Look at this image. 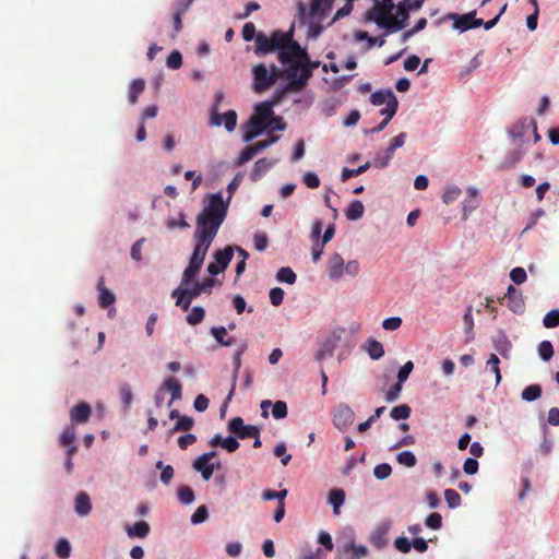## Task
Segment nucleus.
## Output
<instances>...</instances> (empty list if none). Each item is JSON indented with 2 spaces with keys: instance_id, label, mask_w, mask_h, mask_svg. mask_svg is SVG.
<instances>
[{
  "instance_id": "f257e3e1",
  "label": "nucleus",
  "mask_w": 559,
  "mask_h": 559,
  "mask_svg": "<svg viewBox=\"0 0 559 559\" xmlns=\"http://www.w3.org/2000/svg\"><path fill=\"white\" fill-rule=\"evenodd\" d=\"M227 203L221 193L211 195L210 204L197 217L195 246L182 273V285H189L201 271L207 250L227 214Z\"/></svg>"
},
{
  "instance_id": "f03ea898",
  "label": "nucleus",
  "mask_w": 559,
  "mask_h": 559,
  "mask_svg": "<svg viewBox=\"0 0 559 559\" xmlns=\"http://www.w3.org/2000/svg\"><path fill=\"white\" fill-rule=\"evenodd\" d=\"M285 34H289V41L278 47V60L286 67L283 74L288 87L300 92L311 78V61L307 50L294 40V28Z\"/></svg>"
},
{
  "instance_id": "7ed1b4c3",
  "label": "nucleus",
  "mask_w": 559,
  "mask_h": 559,
  "mask_svg": "<svg viewBox=\"0 0 559 559\" xmlns=\"http://www.w3.org/2000/svg\"><path fill=\"white\" fill-rule=\"evenodd\" d=\"M394 3L392 0H382L378 2L369 13V19L374 21L380 27L386 28L389 32L402 28V23L393 20L392 10Z\"/></svg>"
},
{
  "instance_id": "20e7f679",
  "label": "nucleus",
  "mask_w": 559,
  "mask_h": 559,
  "mask_svg": "<svg viewBox=\"0 0 559 559\" xmlns=\"http://www.w3.org/2000/svg\"><path fill=\"white\" fill-rule=\"evenodd\" d=\"M289 41V34H285L280 29H275L270 36L259 32L255 36L254 52L258 56L266 55L278 50V47Z\"/></svg>"
},
{
  "instance_id": "39448f33",
  "label": "nucleus",
  "mask_w": 559,
  "mask_h": 559,
  "mask_svg": "<svg viewBox=\"0 0 559 559\" xmlns=\"http://www.w3.org/2000/svg\"><path fill=\"white\" fill-rule=\"evenodd\" d=\"M360 325L353 324L349 329L337 328L331 331V333L325 337L323 349H334L336 347H345L353 346V338L355 334L358 332Z\"/></svg>"
},
{
  "instance_id": "423d86ee",
  "label": "nucleus",
  "mask_w": 559,
  "mask_h": 559,
  "mask_svg": "<svg viewBox=\"0 0 559 559\" xmlns=\"http://www.w3.org/2000/svg\"><path fill=\"white\" fill-rule=\"evenodd\" d=\"M253 90L257 93H263L275 84V76L269 74L267 68L263 63L255 64L252 68Z\"/></svg>"
},
{
  "instance_id": "0eeeda50",
  "label": "nucleus",
  "mask_w": 559,
  "mask_h": 559,
  "mask_svg": "<svg viewBox=\"0 0 559 559\" xmlns=\"http://www.w3.org/2000/svg\"><path fill=\"white\" fill-rule=\"evenodd\" d=\"M228 430L239 439L252 438L260 433V429L253 425H245L241 417H234L228 423Z\"/></svg>"
},
{
  "instance_id": "6e6552de",
  "label": "nucleus",
  "mask_w": 559,
  "mask_h": 559,
  "mask_svg": "<svg viewBox=\"0 0 559 559\" xmlns=\"http://www.w3.org/2000/svg\"><path fill=\"white\" fill-rule=\"evenodd\" d=\"M355 413L348 405L340 404L336 407L333 424L338 430L346 431L353 425Z\"/></svg>"
},
{
  "instance_id": "1a4fd4ad",
  "label": "nucleus",
  "mask_w": 559,
  "mask_h": 559,
  "mask_svg": "<svg viewBox=\"0 0 559 559\" xmlns=\"http://www.w3.org/2000/svg\"><path fill=\"white\" fill-rule=\"evenodd\" d=\"M500 302L506 304L514 313L523 312L525 307L521 292L512 285L508 287Z\"/></svg>"
},
{
  "instance_id": "9d476101",
  "label": "nucleus",
  "mask_w": 559,
  "mask_h": 559,
  "mask_svg": "<svg viewBox=\"0 0 559 559\" xmlns=\"http://www.w3.org/2000/svg\"><path fill=\"white\" fill-rule=\"evenodd\" d=\"M91 415H92L91 406L85 402H81V403L74 405L70 411L71 425L75 426L79 424H85L88 421Z\"/></svg>"
},
{
  "instance_id": "9b49d317",
  "label": "nucleus",
  "mask_w": 559,
  "mask_h": 559,
  "mask_svg": "<svg viewBox=\"0 0 559 559\" xmlns=\"http://www.w3.org/2000/svg\"><path fill=\"white\" fill-rule=\"evenodd\" d=\"M189 285H182V281L180 282V286L177 287L171 293V297L176 299V306L182 308L185 311L190 308V305L194 297L190 296Z\"/></svg>"
},
{
  "instance_id": "f8f14e48",
  "label": "nucleus",
  "mask_w": 559,
  "mask_h": 559,
  "mask_svg": "<svg viewBox=\"0 0 559 559\" xmlns=\"http://www.w3.org/2000/svg\"><path fill=\"white\" fill-rule=\"evenodd\" d=\"M267 129V123H262L254 117H250L243 129V140L249 142Z\"/></svg>"
},
{
  "instance_id": "ddd939ff",
  "label": "nucleus",
  "mask_w": 559,
  "mask_h": 559,
  "mask_svg": "<svg viewBox=\"0 0 559 559\" xmlns=\"http://www.w3.org/2000/svg\"><path fill=\"white\" fill-rule=\"evenodd\" d=\"M160 386L165 391V393L169 392L171 395V399L168 402V406H171L175 401L180 400L182 397V386L176 378L169 377L165 379Z\"/></svg>"
},
{
  "instance_id": "4468645a",
  "label": "nucleus",
  "mask_w": 559,
  "mask_h": 559,
  "mask_svg": "<svg viewBox=\"0 0 559 559\" xmlns=\"http://www.w3.org/2000/svg\"><path fill=\"white\" fill-rule=\"evenodd\" d=\"M98 290V305L100 308L106 309L116 302L115 294L105 286L104 277H99L97 282Z\"/></svg>"
},
{
  "instance_id": "2eb2a0df",
  "label": "nucleus",
  "mask_w": 559,
  "mask_h": 559,
  "mask_svg": "<svg viewBox=\"0 0 559 559\" xmlns=\"http://www.w3.org/2000/svg\"><path fill=\"white\" fill-rule=\"evenodd\" d=\"M214 285L215 280L213 277H206L202 282H197L194 277L192 283L189 284L190 296L197 298L202 294H211Z\"/></svg>"
},
{
  "instance_id": "dca6fc26",
  "label": "nucleus",
  "mask_w": 559,
  "mask_h": 559,
  "mask_svg": "<svg viewBox=\"0 0 559 559\" xmlns=\"http://www.w3.org/2000/svg\"><path fill=\"white\" fill-rule=\"evenodd\" d=\"M212 123L216 126L224 123L226 130L231 132L237 124V114L235 110H227L223 115L215 114L212 117Z\"/></svg>"
},
{
  "instance_id": "f3484780",
  "label": "nucleus",
  "mask_w": 559,
  "mask_h": 559,
  "mask_svg": "<svg viewBox=\"0 0 559 559\" xmlns=\"http://www.w3.org/2000/svg\"><path fill=\"white\" fill-rule=\"evenodd\" d=\"M345 262L338 253H334L329 263L328 272L331 280H340L344 274Z\"/></svg>"
},
{
  "instance_id": "a211bd4d",
  "label": "nucleus",
  "mask_w": 559,
  "mask_h": 559,
  "mask_svg": "<svg viewBox=\"0 0 559 559\" xmlns=\"http://www.w3.org/2000/svg\"><path fill=\"white\" fill-rule=\"evenodd\" d=\"M275 165V160H270L265 157L260 158L254 163V166L250 173V179L255 182L260 180L264 174Z\"/></svg>"
},
{
  "instance_id": "6ab92c4d",
  "label": "nucleus",
  "mask_w": 559,
  "mask_h": 559,
  "mask_svg": "<svg viewBox=\"0 0 559 559\" xmlns=\"http://www.w3.org/2000/svg\"><path fill=\"white\" fill-rule=\"evenodd\" d=\"M273 116V103L271 102H262L258 104L254 108V114L252 115V117L262 123H269Z\"/></svg>"
},
{
  "instance_id": "aec40b11",
  "label": "nucleus",
  "mask_w": 559,
  "mask_h": 559,
  "mask_svg": "<svg viewBox=\"0 0 559 559\" xmlns=\"http://www.w3.org/2000/svg\"><path fill=\"white\" fill-rule=\"evenodd\" d=\"M74 510H75L76 514L80 516H86L91 513L92 503H91L90 496L86 492L81 491L78 493V496L75 498Z\"/></svg>"
},
{
  "instance_id": "412c9836",
  "label": "nucleus",
  "mask_w": 559,
  "mask_h": 559,
  "mask_svg": "<svg viewBox=\"0 0 559 559\" xmlns=\"http://www.w3.org/2000/svg\"><path fill=\"white\" fill-rule=\"evenodd\" d=\"M449 19L453 20V27L461 32L472 28L473 13L471 12L462 15L452 13L449 15Z\"/></svg>"
},
{
  "instance_id": "4be33fe9",
  "label": "nucleus",
  "mask_w": 559,
  "mask_h": 559,
  "mask_svg": "<svg viewBox=\"0 0 559 559\" xmlns=\"http://www.w3.org/2000/svg\"><path fill=\"white\" fill-rule=\"evenodd\" d=\"M193 468L197 471V472H200L201 475H202V478L204 480H209L213 473H214V469H215V465L214 463H211V462H206L204 460H202V457L198 456L194 461H193V464H192Z\"/></svg>"
},
{
  "instance_id": "5701e85b",
  "label": "nucleus",
  "mask_w": 559,
  "mask_h": 559,
  "mask_svg": "<svg viewBox=\"0 0 559 559\" xmlns=\"http://www.w3.org/2000/svg\"><path fill=\"white\" fill-rule=\"evenodd\" d=\"M234 255V248L231 246L225 247L223 250H216L214 252L215 262L225 271Z\"/></svg>"
},
{
  "instance_id": "b1692460",
  "label": "nucleus",
  "mask_w": 559,
  "mask_h": 559,
  "mask_svg": "<svg viewBox=\"0 0 559 559\" xmlns=\"http://www.w3.org/2000/svg\"><path fill=\"white\" fill-rule=\"evenodd\" d=\"M144 88L145 81L143 79H135L131 82L129 86L128 98L132 105L138 103L139 96L143 93Z\"/></svg>"
},
{
  "instance_id": "393cba45",
  "label": "nucleus",
  "mask_w": 559,
  "mask_h": 559,
  "mask_svg": "<svg viewBox=\"0 0 559 559\" xmlns=\"http://www.w3.org/2000/svg\"><path fill=\"white\" fill-rule=\"evenodd\" d=\"M345 491L343 489H332L329 492V503L333 507L335 515L340 514V508L344 504Z\"/></svg>"
},
{
  "instance_id": "a878e982",
  "label": "nucleus",
  "mask_w": 559,
  "mask_h": 559,
  "mask_svg": "<svg viewBox=\"0 0 559 559\" xmlns=\"http://www.w3.org/2000/svg\"><path fill=\"white\" fill-rule=\"evenodd\" d=\"M364 212V204L359 200H355L347 206L345 215L349 221H357L362 217Z\"/></svg>"
},
{
  "instance_id": "bb28decb",
  "label": "nucleus",
  "mask_w": 559,
  "mask_h": 559,
  "mask_svg": "<svg viewBox=\"0 0 559 559\" xmlns=\"http://www.w3.org/2000/svg\"><path fill=\"white\" fill-rule=\"evenodd\" d=\"M127 533L130 537L144 538L150 533V525L145 521L136 522L133 526L128 527Z\"/></svg>"
},
{
  "instance_id": "cd10ccee",
  "label": "nucleus",
  "mask_w": 559,
  "mask_h": 559,
  "mask_svg": "<svg viewBox=\"0 0 559 559\" xmlns=\"http://www.w3.org/2000/svg\"><path fill=\"white\" fill-rule=\"evenodd\" d=\"M500 359L496 354H491L486 362V371H489L493 373L495 376V383L498 385L501 381V373H500Z\"/></svg>"
},
{
  "instance_id": "c85d7f7f",
  "label": "nucleus",
  "mask_w": 559,
  "mask_h": 559,
  "mask_svg": "<svg viewBox=\"0 0 559 559\" xmlns=\"http://www.w3.org/2000/svg\"><path fill=\"white\" fill-rule=\"evenodd\" d=\"M393 97H396V96L394 95V93L391 90L377 91L371 94L370 102L374 106H381L383 104H385V105L389 104V100H391V98H393Z\"/></svg>"
},
{
  "instance_id": "c756f323",
  "label": "nucleus",
  "mask_w": 559,
  "mask_h": 559,
  "mask_svg": "<svg viewBox=\"0 0 559 559\" xmlns=\"http://www.w3.org/2000/svg\"><path fill=\"white\" fill-rule=\"evenodd\" d=\"M523 157V153L521 150H514L512 151L500 164L499 168L501 170H508L513 168L516 164L521 162Z\"/></svg>"
},
{
  "instance_id": "7c9ffc66",
  "label": "nucleus",
  "mask_w": 559,
  "mask_h": 559,
  "mask_svg": "<svg viewBox=\"0 0 559 559\" xmlns=\"http://www.w3.org/2000/svg\"><path fill=\"white\" fill-rule=\"evenodd\" d=\"M386 533V527H379L371 535V544L379 549L383 548L388 543Z\"/></svg>"
},
{
  "instance_id": "2f4dec72",
  "label": "nucleus",
  "mask_w": 559,
  "mask_h": 559,
  "mask_svg": "<svg viewBox=\"0 0 559 559\" xmlns=\"http://www.w3.org/2000/svg\"><path fill=\"white\" fill-rule=\"evenodd\" d=\"M276 280L281 283H286V284L293 285L296 282L297 276L290 267L285 266V267H281L277 271Z\"/></svg>"
},
{
  "instance_id": "473e14b6",
  "label": "nucleus",
  "mask_w": 559,
  "mask_h": 559,
  "mask_svg": "<svg viewBox=\"0 0 559 559\" xmlns=\"http://www.w3.org/2000/svg\"><path fill=\"white\" fill-rule=\"evenodd\" d=\"M234 365H235V370H234V373H233V383H231V389L225 400V403H224V406H227V404L231 401L233 396H234V393H235V388H236V381H237V377H238V371H239V368H240V365H241V360H240V352H238L235 357H234Z\"/></svg>"
},
{
  "instance_id": "72a5a7b5",
  "label": "nucleus",
  "mask_w": 559,
  "mask_h": 559,
  "mask_svg": "<svg viewBox=\"0 0 559 559\" xmlns=\"http://www.w3.org/2000/svg\"><path fill=\"white\" fill-rule=\"evenodd\" d=\"M369 167H370V162H367L364 165H361L355 169L343 168L342 175H341V180L343 182H345L348 179H350L352 177H357V176L364 174L365 171H367L369 169Z\"/></svg>"
},
{
  "instance_id": "f704fd0d",
  "label": "nucleus",
  "mask_w": 559,
  "mask_h": 559,
  "mask_svg": "<svg viewBox=\"0 0 559 559\" xmlns=\"http://www.w3.org/2000/svg\"><path fill=\"white\" fill-rule=\"evenodd\" d=\"M75 436H76V432H75L74 426L70 424L69 426H67L63 429V431L59 438L60 445L68 447V445L73 444V442L75 440Z\"/></svg>"
},
{
  "instance_id": "c9c22d12",
  "label": "nucleus",
  "mask_w": 559,
  "mask_h": 559,
  "mask_svg": "<svg viewBox=\"0 0 559 559\" xmlns=\"http://www.w3.org/2000/svg\"><path fill=\"white\" fill-rule=\"evenodd\" d=\"M194 420L192 417L182 415V417L177 420L174 428L169 431L170 435L177 432V431H189L193 427Z\"/></svg>"
},
{
  "instance_id": "e433bc0d",
  "label": "nucleus",
  "mask_w": 559,
  "mask_h": 559,
  "mask_svg": "<svg viewBox=\"0 0 559 559\" xmlns=\"http://www.w3.org/2000/svg\"><path fill=\"white\" fill-rule=\"evenodd\" d=\"M540 395H542V388L538 384L528 385L522 391V399L527 402H533V401L539 399Z\"/></svg>"
},
{
  "instance_id": "4c0bfd02",
  "label": "nucleus",
  "mask_w": 559,
  "mask_h": 559,
  "mask_svg": "<svg viewBox=\"0 0 559 559\" xmlns=\"http://www.w3.org/2000/svg\"><path fill=\"white\" fill-rule=\"evenodd\" d=\"M120 400L123 403L124 408H129L133 401L132 389L129 383H122L119 388Z\"/></svg>"
},
{
  "instance_id": "58836bf2",
  "label": "nucleus",
  "mask_w": 559,
  "mask_h": 559,
  "mask_svg": "<svg viewBox=\"0 0 559 559\" xmlns=\"http://www.w3.org/2000/svg\"><path fill=\"white\" fill-rule=\"evenodd\" d=\"M411 407L407 404H401L392 408L391 417L394 420L407 419L411 416Z\"/></svg>"
},
{
  "instance_id": "ea45409f",
  "label": "nucleus",
  "mask_w": 559,
  "mask_h": 559,
  "mask_svg": "<svg viewBox=\"0 0 559 559\" xmlns=\"http://www.w3.org/2000/svg\"><path fill=\"white\" fill-rule=\"evenodd\" d=\"M56 555L61 559H68L71 555V545L66 538H61L56 545Z\"/></svg>"
},
{
  "instance_id": "a19ab883",
  "label": "nucleus",
  "mask_w": 559,
  "mask_h": 559,
  "mask_svg": "<svg viewBox=\"0 0 559 559\" xmlns=\"http://www.w3.org/2000/svg\"><path fill=\"white\" fill-rule=\"evenodd\" d=\"M205 311L202 307H193L187 316V322L191 325L199 324L203 321Z\"/></svg>"
},
{
  "instance_id": "79ce46f5",
  "label": "nucleus",
  "mask_w": 559,
  "mask_h": 559,
  "mask_svg": "<svg viewBox=\"0 0 559 559\" xmlns=\"http://www.w3.org/2000/svg\"><path fill=\"white\" fill-rule=\"evenodd\" d=\"M396 460L401 465L406 467H413L417 463L415 454L411 451H403L399 453Z\"/></svg>"
},
{
  "instance_id": "37998d69",
  "label": "nucleus",
  "mask_w": 559,
  "mask_h": 559,
  "mask_svg": "<svg viewBox=\"0 0 559 559\" xmlns=\"http://www.w3.org/2000/svg\"><path fill=\"white\" fill-rule=\"evenodd\" d=\"M397 107H399L397 98L393 97V98H391V100H389V104H386L385 107L380 110V115L385 116L384 119H386V121H390L396 114Z\"/></svg>"
},
{
  "instance_id": "c03bdc74",
  "label": "nucleus",
  "mask_w": 559,
  "mask_h": 559,
  "mask_svg": "<svg viewBox=\"0 0 559 559\" xmlns=\"http://www.w3.org/2000/svg\"><path fill=\"white\" fill-rule=\"evenodd\" d=\"M178 499L183 504H189L194 500V492L189 486H181L177 491Z\"/></svg>"
},
{
  "instance_id": "a18cd8bd",
  "label": "nucleus",
  "mask_w": 559,
  "mask_h": 559,
  "mask_svg": "<svg viewBox=\"0 0 559 559\" xmlns=\"http://www.w3.org/2000/svg\"><path fill=\"white\" fill-rule=\"evenodd\" d=\"M471 201H465L464 204V216L467 215V211H472L478 206V191L476 188L469 187L467 189Z\"/></svg>"
},
{
  "instance_id": "49530a36",
  "label": "nucleus",
  "mask_w": 559,
  "mask_h": 559,
  "mask_svg": "<svg viewBox=\"0 0 559 559\" xmlns=\"http://www.w3.org/2000/svg\"><path fill=\"white\" fill-rule=\"evenodd\" d=\"M461 189L456 186L448 187L442 194V201L450 204L461 195Z\"/></svg>"
},
{
  "instance_id": "de8ad7c7",
  "label": "nucleus",
  "mask_w": 559,
  "mask_h": 559,
  "mask_svg": "<svg viewBox=\"0 0 559 559\" xmlns=\"http://www.w3.org/2000/svg\"><path fill=\"white\" fill-rule=\"evenodd\" d=\"M391 473H392V467L388 463L378 464L373 468V475L379 480L386 479L391 475Z\"/></svg>"
},
{
  "instance_id": "09e8293b",
  "label": "nucleus",
  "mask_w": 559,
  "mask_h": 559,
  "mask_svg": "<svg viewBox=\"0 0 559 559\" xmlns=\"http://www.w3.org/2000/svg\"><path fill=\"white\" fill-rule=\"evenodd\" d=\"M444 498L451 509L457 508L462 502L461 496L454 489H447L444 491Z\"/></svg>"
},
{
  "instance_id": "8fccbe9b",
  "label": "nucleus",
  "mask_w": 559,
  "mask_h": 559,
  "mask_svg": "<svg viewBox=\"0 0 559 559\" xmlns=\"http://www.w3.org/2000/svg\"><path fill=\"white\" fill-rule=\"evenodd\" d=\"M255 155H257V153L253 150L252 145H248L239 154V156L237 158V162H236V165L237 166H242L246 163L250 162Z\"/></svg>"
},
{
  "instance_id": "3c124183",
  "label": "nucleus",
  "mask_w": 559,
  "mask_h": 559,
  "mask_svg": "<svg viewBox=\"0 0 559 559\" xmlns=\"http://www.w3.org/2000/svg\"><path fill=\"white\" fill-rule=\"evenodd\" d=\"M543 323L546 328L551 329L559 325V310L554 309L546 313L543 319Z\"/></svg>"
},
{
  "instance_id": "603ef678",
  "label": "nucleus",
  "mask_w": 559,
  "mask_h": 559,
  "mask_svg": "<svg viewBox=\"0 0 559 559\" xmlns=\"http://www.w3.org/2000/svg\"><path fill=\"white\" fill-rule=\"evenodd\" d=\"M227 331L224 326L213 328L212 335L223 346H233L231 340H225Z\"/></svg>"
},
{
  "instance_id": "864d4df0",
  "label": "nucleus",
  "mask_w": 559,
  "mask_h": 559,
  "mask_svg": "<svg viewBox=\"0 0 559 559\" xmlns=\"http://www.w3.org/2000/svg\"><path fill=\"white\" fill-rule=\"evenodd\" d=\"M166 64L169 69L177 70L182 66V56L178 50H174L169 53L166 60Z\"/></svg>"
},
{
  "instance_id": "5fc2aeb1",
  "label": "nucleus",
  "mask_w": 559,
  "mask_h": 559,
  "mask_svg": "<svg viewBox=\"0 0 559 559\" xmlns=\"http://www.w3.org/2000/svg\"><path fill=\"white\" fill-rule=\"evenodd\" d=\"M287 405L284 401H276L272 407V415L275 419H283L287 416Z\"/></svg>"
},
{
  "instance_id": "6e6d98bb",
  "label": "nucleus",
  "mask_w": 559,
  "mask_h": 559,
  "mask_svg": "<svg viewBox=\"0 0 559 559\" xmlns=\"http://www.w3.org/2000/svg\"><path fill=\"white\" fill-rule=\"evenodd\" d=\"M408 12L409 10L406 9L405 4L399 3L396 8V14L393 15V20L396 21V23H402V28L406 25V22L408 20Z\"/></svg>"
},
{
  "instance_id": "4d7b16f0",
  "label": "nucleus",
  "mask_w": 559,
  "mask_h": 559,
  "mask_svg": "<svg viewBox=\"0 0 559 559\" xmlns=\"http://www.w3.org/2000/svg\"><path fill=\"white\" fill-rule=\"evenodd\" d=\"M286 452H287V449H286L285 443H283V442L276 444V447L274 448V455L276 457H281L282 464L284 466H286L292 459V455L287 454Z\"/></svg>"
},
{
  "instance_id": "13d9d810",
  "label": "nucleus",
  "mask_w": 559,
  "mask_h": 559,
  "mask_svg": "<svg viewBox=\"0 0 559 559\" xmlns=\"http://www.w3.org/2000/svg\"><path fill=\"white\" fill-rule=\"evenodd\" d=\"M425 524L431 530H440L442 526V516L433 512L426 518Z\"/></svg>"
},
{
  "instance_id": "bf43d9fd",
  "label": "nucleus",
  "mask_w": 559,
  "mask_h": 559,
  "mask_svg": "<svg viewBox=\"0 0 559 559\" xmlns=\"http://www.w3.org/2000/svg\"><path fill=\"white\" fill-rule=\"evenodd\" d=\"M284 290L281 287H274L270 290V301L274 307H278L282 305L284 299Z\"/></svg>"
},
{
  "instance_id": "052dcab7",
  "label": "nucleus",
  "mask_w": 559,
  "mask_h": 559,
  "mask_svg": "<svg viewBox=\"0 0 559 559\" xmlns=\"http://www.w3.org/2000/svg\"><path fill=\"white\" fill-rule=\"evenodd\" d=\"M345 551L348 552V551H352L353 556L355 557V559H360L362 557H366L368 555V549L366 546H356L354 544H349L346 546L345 548Z\"/></svg>"
},
{
  "instance_id": "680f3d73",
  "label": "nucleus",
  "mask_w": 559,
  "mask_h": 559,
  "mask_svg": "<svg viewBox=\"0 0 559 559\" xmlns=\"http://www.w3.org/2000/svg\"><path fill=\"white\" fill-rule=\"evenodd\" d=\"M278 139H280L278 135H270L266 140L258 141L254 144H252V147L255 151V153L258 154L262 150H264V148L269 147L270 145L274 144L275 142H277Z\"/></svg>"
},
{
  "instance_id": "e2e57ef3",
  "label": "nucleus",
  "mask_w": 559,
  "mask_h": 559,
  "mask_svg": "<svg viewBox=\"0 0 559 559\" xmlns=\"http://www.w3.org/2000/svg\"><path fill=\"white\" fill-rule=\"evenodd\" d=\"M302 181L310 189H317L320 186L319 177L312 171H307L302 177Z\"/></svg>"
},
{
  "instance_id": "0e129e2a",
  "label": "nucleus",
  "mask_w": 559,
  "mask_h": 559,
  "mask_svg": "<svg viewBox=\"0 0 559 559\" xmlns=\"http://www.w3.org/2000/svg\"><path fill=\"white\" fill-rule=\"evenodd\" d=\"M209 516L207 508L205 506H200L195 512L191 516V522L193 524H200L204 522Z\"/></svg>"
},
{
  "instance_id": "69168bd1",
  "label": "nucleus",
  "mask_w": 559,
  "mask_h": 559,
  "mask_svg": "<svg viewBox=\"0 0 559 559\" xmlns=\"http://www.w3.org/2000/svg\"><path fill=\"white\" fill-rule=\"evenodd\" d=\"M257 31H255V25L252 23V22H247L245 23L243 27H242V38L246 40V41H250L252 39L255 40V36H257Z\"/></svg>"
},
{
  "instance_id": "338daca9",
  "label": "nucleus",
  "mask_w": 559,
  "mask_h": 559,
  "mask_svg": "<svg viewBox=\"0 0 559 559\" xmlns=\"http://www.w3.org/2000/svg\"><path fill=\"white\" fill-rule=\"evenodd\" d=\"M510 278L518 285L524 283L527 278L526 272L523 267H514L510 272Z\"/></svg>"
},
{
  "instance_id": "774afa93",
  "label": "nucleus",
  "mask_w": 559,
  "mask_h": 559,
  "mask_svg": "<svg viewBox=\"0 0 559 559\" xmlns=\"http://www.w3.org/2000/svg\"><path fill=\"white\" fill-rule=\"evenodd\" d=\"M394 546L399 551L407 554L411 551L412 543L408 540V538L400 536L394 540Z\"/></svg>"
}]
</instances>
